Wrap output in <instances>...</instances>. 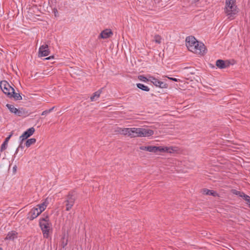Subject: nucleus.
<instances>
[{"label": "nucleus", "mask_w": 250, "mask_h": 250, "mask_svg": "<svg viewBox=\"0 0 250 250\" xmlns=\"http://www.w3.org/2000/svg\"><path fill=\"white\" fill-rule=\"evenodd\" d=\"M235 2V0H226L224 11L230 20L234 19L235 16L238 12Z\"/></svg>", "instance_id": "1"}, {"label": "nucleus", "mask_w": 250, "mask_h": 250, "mask_svg": "<svg viewBox=\"0 0 250 250\" xmlns=\"http://www.w3.org/2000/svg\"><path fill=\"white\" fill-rule=\"evenodd\" d=\"M78 197L77 193L74 190L70 191L65 197V200L64 201L66 211H69L73 206L75 201Z\"/></svg>", "instance_id": "2"}, {"label": "nucleus", "mask_w": 250, "mask_h": 250, "mask_svg": "<svg viewBox=\"0 0 250 250\" xmlns=\"http://www.w3.org/2000/svg\"><path fill=\"white\" fill-rule=\"evenodd\" d=\"M140 149L142 150H146L150 152L156 153L157 152H167L168 148L167 147L156 146H141Z\"/></svg>", "instance_id": "3"}, {"label": "nucleus", "mask_w": 250, "mask_h": 250, "mask_svg": "<svg viewBox=\"0 0 250 250\" xmlns=\"http://www.w3.org/2000/svg\"><path fill=\"white\" fill-rule=\"evenodd\" d=\"M0 87L3 92L6 95L7 97L10 95L12 89L13 88L6 81H1L0 82Z\"/></svg>", "instance_id": "4"}, {"label": "nucleus", "mask_w": 250, "mask_h": 250, "mask_svg": "<svg viewBox=\"0 0 250 250\" xmlns=\"http://www.w3.org/2000/svg\"><path fill=\"white\" fill-rule=\"evenodd\" d=\"M39 225L42 231L43 237L47 238L49 236V232L51 226V223H43L41 221L39 222Z\"/></svg>", "instance_id": "5"}, {"label": "nucleus", "mask_w": 250, "mask_h": 250, "mask_svg": "<svg viewBox=\"0 0 250 250\" xmlns=\"http://www.w3.org/2000/svg\"><path fill=\"white\" fill-rule=\"evenodd\" d=\"M186 46L188 48V50H194V48L193 47L195 44H196L197 45L198 44V41L193 36H189L186 38Z\"/></svg>", "instance_id": "6"}, {"label": "nucleus", "mask_w": 250, "mask_h": 250, "mask_svg": "<svg viewBox=\"0 0 250 250\" xmlns=\"http://www.w3.org/2000/svg\"><path fill=\"white\" fill-rule=\"evenodd\" d=\"M193 47H194L195 48L194 50H196V51H194V50H189V51L200 55H204L206 53L207 49H206V46L204 44L201 42H198V45L195 44L194 46H193Z\"/></svg>", "instance_id": "7"}, {"label": "nucleus", "mask_w": 250, "mask_h": 250, "mask_svg": "<svg viewBox=\"0 0 250 250\" xmlns=\"http://www.w3.org/2000/svg\"><path fill=\"white\" fill-rule=\"evenodd\" d=\"M48 46L47 44L42 45L39 50V57H45L48 56L50 53V51L48 49Z\"/></svg>", "instance_id": "8"}, {"label": "nucleus", "mask_w": 250, "mask_h": 250, "mask_svg": "<svg viewBox=\"0 0 250 250\" xmlns=\"http://www.w3.org/2000/svg\"><path fill=\"white\" fill-rule=\"evenodd\" d=\"M41 213L38 210V208H33L28 214L27 219L33 220L38 217Z\"/></svg>", "instance_id": "9"}, {"label": "nucleus", "mask_w": 250, "mask_h": 250, "mask_svg": "<svg viewBox=\"0 0 250 250\" xmlns=\"http://www.w3.org/2000/svg\"><path fill=\"white\" fill-rule=\"evenodd\" d=\"M35 129L33 127H30L24 131L20 137L22 138V140H25L31 136L35 132Z\"/></svg>", "instance_id": "10"}, {"label": "nucleus", "mask_w": 250, "mask_h": 250, "mask_svg": "<svg viewBox=\"0 0 250 250\" xmlns=\"http://www.w3.org/2000/svg\"><path fill=\"white\" fill-rule=\"evenodd\" d=\"M230 65L229 61H224L223 60H218L216 62V65L220 69H224L228 67Z\"/></svg>", "instance_id": "11"}, {"label": "nucleus", "mask_w": 250, "mask_h": 250, "mask_svg": "<svg viewBox=\"0 0 250 250\" xmlns=\"http://www.w3.org/2000/svg\"><path fill=\"white\" fill-rule=\"evenodd\" d=\"M138 131H140V137H149L152 136L154 134L153 130L149 129L140 128V129Z\"/></svg>", "instance_id": "12"}, {"label": "nucleus", "mask_w": 250, "mask_h": 250, "mask_svg": "<svg viewBox=\"0 0 250 250\" xmlns=\"http://www.w3.org/2000/svg\"><path fill=\"white\" fill-rule=\"evenodd\" d=\"M9 98H14L15 101H19L22 100V97L20 93H16L14 88L12 89L10 95L8 97Z\"/></svg>", "instance_id": "13"}, {"label": "nucleus", "mask_w": 250, "mask_h": 250, "mask_svg": "<svg viewBox=\"0 0 250 250\" xmlns=\"http://www.w3.org/2000/svg\"><path fill=\"white\" fill-rule=\"evenodd\" d=\"M113 34L112 31L110 29H105L103 30L100 34V37L102 39H107L110 37Z\"/></svg>", "instance_id": "14"}, {"label": "nucleus", "mask_w": 250, "mask_h": 250, "mask_svg": "<svg viewBox=\"0 0 250 250\" xmlns=\"http://www.w3.org/2000/svg\"><path fill=\"white\" fill-rule=\"evenodd\" d=\"M140 129V128H131L130 133H129V136L131 138H135V137H140V131H138Z\"/></svg>", "instance_id": "15"}, {"label": "nucleus", "mask_w": 250, "mask_h": 250, "mask_svg": "<svg viewBox=\"0 0 250 250\" xmlns=\"http://www.w3.org/2000/svg\"><path fill=\"white\" fill-rule=\"evenodd\" d=\"M16 115L22 117H26L29 115V112L27 110L23 108H20L17 109Z\"/></svg>", "instance_id": "16"}, {"label": "nucleus", "mask_w": 250, "mask_h": 250, "mask_svg": "<svg viewBox=\"0 0 250 250\" xmlns=\"http://www.w3.org/2000/svg\"><path fill=\"white\" fill-rule=\"evenodd\" d=\"M202 193L205 195H212L214 197L218 196V193L214 190L207 188H203L202 190Z\"/></svg>", "instance_id": "17"}, {"label": "nucleus", "mask_w": 250, "mask_h": 250, "mask_svg": "<svg viewBox=\"0 0 250 250\" xmlns=\"http://www.w3.org/2000/svg\"><path fill=\"white\" fill-rule=\"evenodd\" d=\"M67 242L68 235L64 233L61 239V247L64 248L67 245Z\"/></svg>", "instance_id": "18"}, {"label": "nucleus", "mask_w": 250, "mask_h": 250, "mask_svg": "<svg viewBox=\"0 0 250 250\" xmlns=\"http://www.w3.org/2000/svg\"><path fill=\"white\" fill-rule=\"evenodd\" d=\"M17 232L15 231L9 232L5 238V239L14 240V239L17 236Z\"/></svg>", "instance_id": "19"}, {"label": "nucleus", "mask_w": 250, "mask_h": 250, "mask_svg": "<svg viewBox=\"0 0 250 250\" xmlns=\"http://www.w3.org/2000/svg\"><path fill=\"white\" fill-rule=\"evenodd\" d=\"M48 203L46 202V201H44L42 204H39L37 205V207H38V210L39 209L40 212L42 213V211H43L46 208L47 206Z\"/></svg>", "instance_id": "20"}, {"label": "nucleus", "mask_w": 250, "mask_h": 250, "mask_svg": "<svg viewBox=\"0 0 250 250\" xmlns=\"http://www.w3.org/2000/svg\"><path fill=\"white\" fill-rule=\"evenodd\" d=\"M149 78L150 82H151L155 86L157 87L159 86V84H161L160 81L152 76H149Z\"/></svg>", "instance_id": "21"}, {"label": "nucleus", "mask_w": 250, "mask_h": 250, "mask_svg": "<svg viewBox=\"0 0 250 250\" xmlns=\"http://www.w3.org/2000/svg\"><path fill=\"white\" fill-rule=\"evenodd\" d=\"M36 142V139L35 138H31L27 139L24 143V145L27 147H30L32 145L34 144Z\"/></svg>", "instance_id": "22"}, {"label": "nucleus", "mask_w": 250, "mask_h": 250, "mask_svg": "<svg viewBox=\"0 0 250 250\" xmlns=\"http://www.w3.org/2000/svg\"><path fill=\"white\" fill-rule=\"evenodd\" d=\"M6 106L11 113H14L15 115L18 108L15 107L13 105L9 104H6Z\"/></svg>", "instance_id": "23"}, {"label": "nucleus", "mask_w": 250, "mask_h": 250, "mask_svg": "<svg viewBox=\"0 0 250 250\" xmlns=\"http://www.w3.org/2000/svg\"><path fill=\"white\" fill-rule=\"evenodd\" d=\"M137 87L141 89L143 91H149V88L148 86L145 85L144 84L140 83H138L136 84Z\"/></svg>", "instance_id": "24"}, {"label": "nucleus", "mask_w": 250, "mask_h": 250, "mask_svg": "<svg viewBox=\"0 0 250 250\" xmlns=\"http://www.w3.org/2000/svg\"><path fill=\"white\" fill-rule=\"evenodd\" d=\"M130 128H120L119 132L124 135L128 134L129 136V133H130Z\"/></svg>", "instance_id": "25"}, {"label": "nucleus", "mask_w": 250, "mask_h": 250, "mask_svg": "<svg viewBox=\"0 0 250 250\" xmlns=\"http://www.w3.org/2000/svg\"><path fill=\"white\" fill-rule=\"evenodd\" d=\"M102 92V90H99L98 91L94 93L93 95L90 97V99L91 101H93L95 100V98H99L100 95Z\"/></svg>", "instance_id": "26"}, {"label": "nucleus", "mask_w": 250, "mask_h": 250, "mask_svg": "<svg viewBox=\"0 0 250 250\" xmlns=\"http://www.w3.org/2000/svg\"><path fill=\"white\" fill-rule=\"evenodd\" d=\"M19 139L20 141V145L16 150L15 154L18 153L20 148L23 149L24 148V146L23 145V143L24 140H22V138H21L20 137Z\"/></svg>", "instance_id": "27"}, {"label": "nucleus", "mask_w": 250, "mask_h": 250, "mask_svg": "<svg viewBox=\"0 0 250 250\" xmlns=\"http://www.w3.org/2000/svg\"><path fill=\"white\" fill-rule=\"evenodd\" d=\"M162 38L159 35H156L154 36V40H153L156 43L160 44L161 43Z\"/></svg>", "instance_id": "28"}, {"label": "nucleus", "mask_w": 250, "mask_h": 250, "mask_svg": "<svg viewBox=\"0 0 250 250\" xmlns=\"http://www.w3.org/2000/svg\"><path fill=\"white\" fill-rule=\"evenodd\" d=\"M138 79L140 81H142L144 82H147L150 81V78L147 79L146 77L144 76V75H139L138 76Z\"/></svg>", "instance_id": "29"}, {"label": "nucleus", "mask_w": 250, "mask_h": 250, "mask_svg": "<svg viewBox=\"0 0 250 250\" xmlns=\"http://www.w3.org/2000/svg\"><path fill=\"white\" fill-rule=\"evenodd\" d=\"M241 197H242L247 202V204H249L250 203V197L245 194L244 193H243Z\"/></svg>", "instance_id": "30"}, {"label": "nucleus", "mask_w": 250, "mask_h": 250, "mask_svg": "<svg viewBox=\"0 0 250 250\" xmlns=\"http://www.w3.org/2000/svg\"><path fill=\"white\" fill-rule=\"evenodd\" d=\"M231 192L236 195L241 197L244 192L238 191L236 189H232Z\"/></svg>", "instance_id": "31"}, {"label": "nucleus", "mask_w": 250, "mask_h": 250, "mask_svg": "<svg viewBox=\"0 0 250 250\" xmlns=\"http://www.w3.org/2000/svg\"><path fill=\"white\" fill-rule=\"evenodd\" d=\"M42 222L43 223H49V219L48 216L46 215L45 217L42 218L40 220V222Z\"/></svg>", "instance_id": "32"}, {"label": "nucleus", "mask_w": 250, "mask_h": 250, "mask_svg": "<svg viewBox=\"0 0 250 250\" xmlns=\"http://www.w3.org/2000/svg\"><path fill=\"white\" fill-rule=\"evenodd\" d=\"M7 144H8L6 142L4 141V142L2 143V144L1 145V147H0V151H3L6 148Z\"/></svg>", "instance_id": "33"}, {"label": "nucleus", "mask_w": 250, "mask_h": 250, "mask_svg": "<svg viewBox=\"0 0 250 250\" xmlns=\"http://www.w3.org/2000/svg\"><path fill=\"white\" fill-rule=\"evenodd\" d=\"M161 84H159V87L161 88H166L168 87V84L166 83H164V82L161 81L160 82Z\"/></svg>", "instance_id": "34"}, {"label": "nucleus", "mask_w": 250, "mask_h": 250, "mask_svg": "<svg viewBox=\"0 0 250 250\" xmlns=\"http://www.w3.org/2000/svg\"><path fill=\"white\" fill-rule=\"evenodd\" d=\"M54 107H53L52 108H51L48 110H46L43 111L42 113V115H45L51 112L53 110Z\"/></svg>", "instance_id": "35"}, {"label": "nucleus", "mask_w": 250, "mask_h": 250, "mask_svg": "<svg viewBox=\"0 0 250 250\" xmlns=\"http://www.w3.org/2000/svg\"><path fill=\"white\" fill-rule=\"evenodd\" d=\"M13 134V132H11L10 134L8 135V136L6 138V139L4 140V142H6L8 144V141H9L11 137L12 136Z\"/></svg>", "instance_id": "36"}, {"label": "nucleus", "mask_w": 250, "mask_h": 250, "mask_svg": "<svg viewBox=\"0 0 250 250\" xmlns=\"http://www.w3.org/2000/svg\"><path fill=\"white\" fill-rule=\"evenodd\" d=\"M168 79L171 80V81H174V82H178V81H180V80L179 79H177L176 78H172V77H167Z\"/></svg>", "instance_id": "37"}, {"label": "nucleus", "mask_w": 250, "mask_h": 250, "mask_svg": "<svg viewBox=\"0 0 250 250\" xmlns=\"http://www.w3.org/2000/svg\"><path fill=\"white\" fill-rule=\"evenodd\" d=\"M51 58H54V56L48 57L45 58V60H49V59H50Z\"/></svg>", "instance_id": "38"}, {"label": "nucleus", "mask_w": 250, "mask_h": 250, "mask_svg": "<svg viewBox=\"0 0 250 250\" xmlns=\"http://www.w3.org/2000/svg\"><path fill=\"white\" fill-rule=\"evenodd\" d=\"M16 168H17V167H16V166L15 167H13V171H16Z\"/></svg>", "instance_id": "39"}, {"label": "nucleus", "mask_w": 250, "mask_h": 250, "mask_svg": "<svg viewBox=\"0 0 250 250\" xmlns=\"http://www.w3.org/2000/svg\"><path fill=\"white\" fill-rule=\"evenodd\" d=\"M54 12L55 14L56 13V12H57V10L56 9L54 10Z\"/></svg>", "instance_id": "40"}, {"label": "nucleus", "mask_w": 250, "mask_h": 250, "mask_svg": "<svg viewBox=\"0 0 250 250\" xmlns=\"http://www.w3.org/2000/svg\"><path fill=\"white\" fill-rule=\"evenodd\" d=\"M190 73L191 74H194V73H195L194 72H191V71Z\"/></svg>", "instance_id": "41"}, {"label": "nucleus", "mask_w": 250, "mask_h": 250, "mask_svg": "<svg viewBox=\"0 0 250 250\" xmlns=\"http://www.w3.org/2000/svg\"><path fill=\"white\" fill-rule=\"evenodd\" d=\"M189 68H190V67H185V69H189Z\"/></svg>", "instance_id": "42"}, {"label": "nucleus", "mask_w": 250, "mask_h": 250, "mask_svg": "<svg viewBox=\"0 0 250 250\" xmlns=\"http://www.w3.org/2000/svg\"><path fill=\"white\" fill-rule=\"evenodd\" d=\"M0 250H3V249L1 247H0Z\"/></svg>", "instance_id": "43"}, {"label": "nucleus", "mask_w": 250, "mask_h": 250, "mask_svg": "<svg viewBox=\"0 0 250 250\" xmlns=\"http://www.w3.org/2000/svg\"><path fill=\"white\" fill-rule=\"evenodd\" d=\"M47 71V70H44V72H45Z\"/></svg>", "instance_id": "44"}, {"label": "nucleus", "mask_w": 250, "mask_h": 250, "mask_svg": "<svg viewBox=\"0 0 250 250\" xmlns=\"http://www.w3.org/2000/svg\"><path fill=\"white\" fill-rule=\"evenodd\" d=\"M38 73H36V74H35V75H37L38 76Z\"/></svg>", "instance_id": "45"}, {"label": "nucleus", "mask_w": 250, "mask_h": 250, "mask_svg": "<svg viewBox=\"0 0 250 250\" xmlns=\"http://www.w3.org/2000/svg\"><path fill=\"white\" fill-rule=\"evenodd\" d=\"M248 205H249V207L250 208V203Z\"/></svg>", "instance_id": "46"}, {"label": "nucleus", "mask_w": 250, "mask_h": 250, "mask_svg": "<svg viewBox=\"0 0 250 250\" xmlns=\"http://www.w3.org/2000/svg\"><path fill=\"white\" fill-rule=\"evenodd\" d=\"M197 1H198L199 0H196Z\"/></svg>", "instance_id": "47"}]
</instances>
